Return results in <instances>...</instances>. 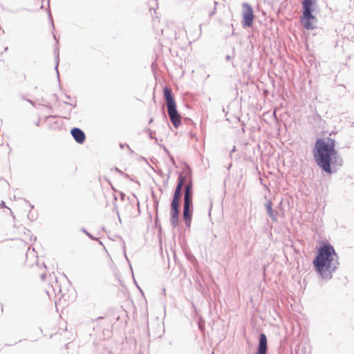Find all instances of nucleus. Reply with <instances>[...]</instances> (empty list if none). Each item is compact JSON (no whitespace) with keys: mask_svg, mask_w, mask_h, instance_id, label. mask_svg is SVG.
<instances>
[{"mask_svg":"<svg viewBox=\"0 0 354 354\" xmlns=\"http://www.w3.org/2000/svg\"><path fill=\"white\" fill-rule=\"evenodd\" d=\"M314 267L319 275L324 279H330L333 273L338 266V256L333 247L325 244L318 250V254L313 261Z\"/></svg>","mask_w":354,"mask_h":354,"instance_id":"obj_1","label":"nucleus"},{"mask_svg":"<svg viewBox=\"0 0 354 354\" xmlns=\"http://www.w3.org/2000/svg\"><path fill=\"white\" fill-rule=\"evenodd\" d=\"M317 153L315 156L317 165L325 171L330 173L331 156L334 147L322 139H318L315 144Z\"/></svg>","mask_w":354,"mask_h":354,"instance_id":"obj_2","label":"nucleus"},{"mask_svg":"<svg viewBox=\"0 0 354 354\" xmlns=\"http://www.w3.org/2000/svg\"><path fill=\"white\" fill-rule=\"evenodd\" d=\"M185 177L180 176L178 179V184L176 187L173 200L171 205V218L170 222L173 227H176L178 225V216H179V201L181 196V189L184 185Z\"/></svg>","mask_w":354,"mask_h":354,"instance_id":"obj_3","label":"nucleus"},{"mask_svg":"<svg viewBox=\"0 0 354 354\" xmlns=\"http://www.w3.org/2000/svg\"><path fill=\"white\" fill-rule=\"evenodd\" d=\"M303 15L301 19V23L307 30H313L315 28L317 22L316 17L313 15L316 5V0H303Z\"/></svg>","mask_w":354,"mask_h":354,"instance_id":"obj_4","label":"nucleus"},{"mask_svg":"<svg viewBox=\"0 0 354 354\" xmlns=\"http://www.w3.org/2000/svg\"><path fill=\"white\" fill-rule=\"evenodd\" d=\"M164 96L166 100L168 115L172 124L178 128L181 124L180 115L177 109L176 102L173 97L171 91L165 87L164 88Z\"/></svg>","mask_w":354,"mask_h":354,"instance_id":"obj_5","label":"nucleus"},{"mask_svg":"<svg viewBox=\"0 0 354 354\" xmlns=\"http://www.w3.org/2000/svg\"><path fill=\"white\" fill-rule=\"evenodd\" d=\"M192 201V185L191 183L185 186V195H184V205H183V219L185 221L186 225L189 227L191 224L192 214L190 207Z\"/></svg>","mask_w":354,"mask_h":354,"instance_id":"obj_6","label":"nucleus"},{"mask_svg":"<svg viewBox=\"0 0 354 354\" xmlns=\"http://www.w3.org/2000/svg\"><path fill=\"white\" fill-rule=\"evenodd\" d=\"M243 11L242 13V25L244 27L252 26L254 21V12L252 8L247 3H243Z\"/></svg>","mask_w":354,"mask_h":354,"instance_id":"obj_7","label":"nucleus"},{"mask_svg":"<svg viewBox=\"0 0 354 354\" xmlns=\"http://www.w3.org/2000/svg\"><path fill=\"white\" fill-rule=\"evenodd\" d=\"M268 349L267 337L264 333H261L259 336V346L255 354H266Z\"/></svg>","mask_w":354,"mask_h":354,"instance_id":"obj_8","label":"nucleus"},{"mask_svg":"<svg viewBox=\"0 0 354 354\" xmlns=\"http://www.w3.org/2000/svg\"><path fill=\"white\" fill-rule=\"evenodd\" d=\"M71 135L73 136L75 140L79 143L82 144L85 140V134L82 130L79 128H73L71 129Z\"/></svg>","mask_w":354,"mask_h":354,"instance_id":"obj_9","label":"nucleus"},{"mask_svg":"<svg viewBox=\"0 0 354 354\" xmlns=\"http://www.w3.org/2000/svg\"><path fill=\"white\" fill-rule=\"evenodd\" d=\"M46 292L49 297L56 295L57 293H60L61 289L57 284V281H55V285H49V286L46 289Z\"/></svg>","mask_w":354,"mask_h":354,"instance_id":"obj_10","label":"nucleus"},{"mask_svg":"<svg viewBox=\"0 0 354 354\" xmlns=\"http://www.w3.org/2000/svg\"><path fill=\"white\" fill-rule=\"evenodd\" d=\"M272 203L271 201H268L266 202V203L265 204L268 214L270 216V217L272 218V220L273 221H277V213L275 212H274V210L272 209Z\"/></svg>","mask_w":354,"mask_h":354,"instance_id":"obj_11","label":"nucleus"},{"mask_svg":"<svg viewBox=\"0 0 354 354\" xmlns=\"http://www.w3.org/2000/svg\"><path fill=\"white\" fill-rule=\"evenodd\" d=\"M59 55L57 54L55 57V61H56L55 68H56L57 73H58L57 67H58V64H59Z\"/></svg>","mask_w":354,"mask_h":354,"instance_id":"obj_12","label":"nucleus"},{"mask_svg":"<svg viewBox=\"0 0 354 354\" xmlns=\"http://www.w3.org/2000/svg\"><path fill=\"white\" fill-rule=\"evenodd\" d=\"M82 232H84L88 237H90L92 239H95L93 236L88 233L85 229H82Z\"/></svg>","mask_w":354,"mask_h":354,"instance_id":"obj_13","label":"nucleus"},{"mask_svg":"<svg viewBox=\"0 0 354 354\" xmlns=\"http://www.w3.org/2000/svg\"><path fill=\"white\" fill-rule=\"evenodd\" d=\"M114 170H115V171H117V172L120 173V174H122V171H120V170L118 168H117V167H115V168H114Z\"/></svg>","mask_w":354,"mask_h":354,"instance_id":"obj_14","label":"nucleus"},{"mask_svg":"<svg viewBox=\"0 0 354 354\" xmlns=\"http://www.w3.org/2000/svg\"><path fill=\"white\" fill-rule=\"evenodd\" d=\"M1 207H6L5 205V203L3 201H1V204H0Z\"/></svg>","mask_w":354,"mask_h":354,"instance_id":"obj_15","label":"nucleus"},{"mask_svg":"<svg viewBox=\"0 0 354 354\" xmlns=\"http://www.w3.org/2000/svg\"><path fill=\"white\" fill-rule=\"evenodd\" d=\"M120 148H121V149H123V148H124V145H123V144H120Z\"/></svg>","mask_w":354,"mask_h":354,"instance_id":"obj_16","label":"nucleus"},{"mask_svg":"<svg viewBox=\"0 0 354 354\" xmlns=\"http://www.w3.org/2000/svg\"><path fill=\"white\" fill-rule=\"evenodd\" d=\"M45 277H46V274H42L41 275V279H44Z\"/></svg>","mask_w":354,"mask_h":354,"instance_id":"obj_17","label":"nucleus"},{"mask_svg":"<svg viewBox=\"0 0 354 354\" xmlns=\"http://www.w3.org/2000/svg\"><path fill=\"white\" fill-rule=\"evenodd\" d=\"M29 205H30V207L31 209H32V208L34 207V206H33L32 205H31V204H30Z\"/></svg>","mask_w":354,"mask_h":354,"instance_id":"obj_18","label":"nucleus"},{"mask_svg":"<svg viewBox=\"0 0 354 354\" xmlns=\"http://www.w3.org/2000/svg\"><path fill=\"white\" fill-rule=\"evenodd\" d=\"M230 59V57L229 55H227V56L226 57V59Z\"/></svg>","mask_w":354,"mask_h":354,"instance_id":"obj_19","label":"nucleus"}]
</instances>
